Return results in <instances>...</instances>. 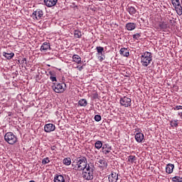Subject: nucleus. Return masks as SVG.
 Wrapping results in <instances>:
<instances>
[{"instance_id":"obj_44","label":"nucleus","mask_w":182,"mask_h":182,"mask_svg":"<svg viewBox=\"0 0 182 182\" xmlns=\"http://www.w3.org/2000/svg\"><path fill=\"white\" fill-rule=\"evenodd\" d=\"M98 55H100V56H104V55H103V53H100V54H98Z\"/></svg>"},{"instance_id":"obj_29","label":"nucleus","mask_w":182,"mask_h":182,"mask_svg":"<svg viewBox=\"0 0 182 182\" xmlns=\"http://www.w3.org/2000/svg\"><path fill=\"white\" fill-rule=\"evenodd\" d=\"M171 180L173 182H182V178L180 176H174Z\"/></svg>"},{"instance_id":"obj_32","label":"nucleus","mask_w":182,"mask_h":182,"mask_svg":"<svg viewBox=\"0 0 182 182\" xmlns=\"http://www.w3.org/2000/svg\"><path fill=\"white\" fill-rule=\"evenodd\" d=\"M128 161L130 163H136V157L134 156H129V159H128Z\"/></svg>"},{"instance_id":"obj_23","label":"nucleus","mask_w":182,"mask_h":182,"mask_svg":"<svg viewBox=\"0 0 182 182\" xmlns=\"http://www.w3.org/2000/svg\"><path fill=\"white\" fill-rule=\"evenodd\" d=\"M136 28V24L133 23H128L127 24V29L128 31H133V29Z\"/></svg>"},{"instance_id":"obj_18","label":"nucleus","mask_w":182,"mask_h":182,"mask_svg":"<svg viewBox=\"0 0 182 182\" xmlns=\"http://www.w3.org/2000/svg\"><path fill=\"white\" fill-rule=\"evenodd\" d=\"M3 56H4V58H6V59L11 60V59H12V58H14V56H15V53L3 52Z\"/></svg>"},{"instance_id":"obj_31","label":"nucleus","mask_w":182,"mask_h":182,"mask_svg":"<svg viewBox=\"0 0 182 182\" xmlns=\"http://www.w3.org/2000/svg\"><path fill=\"white\" fill-rule=\"evenodd\" d=\"M129 12L130 15H134L136 14V9L133 6L129 8Z\"/></svg>"},{"instance_id":"obj_11","label":"nucleus","mask_w":182,"mask_h":182,"mask_svg":"<svg viewBox=\"0 0 182 182\" xmlns=\"http://www.w3.org/2000/svg\"><path fill=\"white\" fill-rule=\"evenodd\" d=\"M109 182H117L119 180V175L116 173H112L108 178Z\"/></svg>"},{"instance_id":"obj_20","label":"nucleus","mask_w":182,"mask_h":182,"mask_svg":"<svg viewBox=\"0 0 182 182\" xmlns=\"http://www.w3.org/2000/svg\"><path fill=\"white\" fill-rule=\"evenodd\" d=\"M170 126L173 127V129H176L178 127V119H172L170 121Z\"/></svg>"},{"instance_id":"obj_7","label":"nucleus","mask_w":182,"mask_h":182,"mask_svg":"<svg viewBox=\"0 0 182 182\" xmlns=\"http://www.w3.org/2000/svg\"><path fill=\"white\" fill-rule=\"evenodd\" d=\"M120 105L124 107H129L132 105V99L127 97H124L120 99Z\"/></svg>"},{"instance_id":"obj_2","label":"nucleus","mask_w":182,"mask_h":182,"mask_svg":"<svg viewBox=\"0 0 182 182\" xmlns=\"http://www.w3.org/2000/svg\"><path fill=\"white\" fill-rule=\"evenodd\" d=\"M95 174V166L88 164L87 167L82 170V177L85 180H93V176Z\"/></svg>"},{"instance_id":"obj_36","label":"nucleus","mask_w":182,"mask_h":182,"mask_svg":"<svg viewBox=\"0 0 182 182\" xmlns=\"http://www.w3.org/2000/svg\"><path fill=\"white\" fill-rule=\"evenodd\" d=\"M173 110H182V106L176 105L175 107H173Z\"/></svg>"},{"instance_id":"obj_37","label":"nucleus","mask_w":182,"mask_h":182,"mask_svg":"<svg viewBox=\"0 0 182 182\" xmlns=\"http://www.w3.org/2000/svg\"><path fill=\"white\" fill-rule=\"evenodd\" d=\"M99 59L102 62V60H105V55H100V56H99Z\"/></svg>"},{"instance_id":"obj_4","label":"nucleus","mask_w":182,"mask_h":182,"mask_svg":"<svg viewBox=\"0 0 182 182\" xmlns=\"http://www.w3.org/2000/svg\"><path fill=\"white\" fill-rule=\"evenodd\" d=\"M4 140L9 144H15L16 141H18V138L14 133L12 132H7L4 135Z\"/></svg>"},{"instance_id":"obj_10","label":"nucleus","mask_w":182,"mask_h":182,"mask_svg":"<svg viewBox=\"0 0 182 182\" xmlns=\"http://www.w3.org/2000/svg\"><path fill=\"white\" fill-rule=\"evenodd\" d=\"M110 151H112V146L108 144H105L102 146V153H104V154H109Z\"/></svg>"},{"instance_id":"obj_27","label":"nucleus","mask_w":182,"mask_h":182,"mask_svg":"<svg viewBox=\"0 0 182 182\" xmlns=\"http://www.w3.org/2000/svg\"><path fill=\"white\" fill-rule=\"evenodd\" d=\"M96 50L97 52V55H99L100 53H103L105 52V48L102 46H97L96 47Z\"/></svg>"},{"instance_id":"obj_13","label":"nucleus","mask_w":182,"mask_h":182,"mask_svg":"<svg viewBox=\"0 0 182 182\" xmlns=\"http://www.w3.org/2000/svg\"><path fill=\"white\" fill-rule=\"evenodd\" d=\"M73 62L80 65L82 63V58H80L79 55L75 54L73 55Z\"/></svg>"},{"instance_id":"obj_14","label":"nucleus","mask_w":182,"mask_h":182,"mask_svg":"<svg viewBox=\"0 0 182 182\" xmlns=\"http://www.w3.org/2000/svg\"><path fill=\"white\" fill-rule=\"evenodd\" d=\"M54 182H65V176L63 175H55Z\"/></svg>"},{"instance_id":"obj_3","label":"nucleus","mask_w":182,"mask_h":182,"mask_svg":"<svg viewBox=\"0 0 182 182\" xmlns=\"http://www.w3.org/2000/svg\"><path fill=\"white\" fill-rule=\"evenodd\" d=\"M139 58H141V63L142 66L147 68L149 63H151V60H153V56L151 55V53L150 52H145L144 53H141L138 55Z\"/></svg>"},{"instance_id":"obj_28","label":"nucleus","mask_w":182,"mask_h":182,"mask_svg":"<svg viewBox=\"0 0 182 182\" xmlns=\"http://www.w3.org/2000/svg\"><path fill=\"white\" fill-rule=\"evenodd\" d=\"M159 28L161 29H167V23L166 21H162L159 23Z\"/></svg>"},{"instance_id":"obj_26","label":"nucleus","mask_w":182,"mask_h":182,"mask_svg":"<svg viewBox=\"0 0 182 182\" xmlns=\"http://www.w3.org/2000/svg\"><path fill=\"white\" fill-rule=\"evenodd\" d=\"M74 36H75V38H82V32H80V31H79V30H75L74 31Z\"/></svg>"},{"instance_id":"obj_41","label":"nucleus","mask_w":182,"mask_h":182,"mask_svg":"<svg viewBox=\"0 0 182 182\" xmlns=\"http://www.w3.org/2000/svg\"><path fill=\"white\" fill-rule=\"evenodd\" d=\"M178 116H180V118L182 119V112L181 113H178Z\"/></svg>"},{"instance_id":"obj_40","label":"nucleus","mask_w":182,"mask_h":182,"mask_svg":"<svg viewBox=\"0 0 182 182\" xmlns=\"http://www.w3.org/2000/svg\"><path fill=\"white\" fill-rule=\"evenodd\" d=\"M82 69H83V65L79 67V68H78L79 70H82Z\"/></svg>"},{"instance_id":"obj_9","label":"nucleus","mask_w":182,"mask_h":182,"mask_svg":"<svg viewBox=\"0 0 182 182\" xmlns=\"http://www.w3.org/2000/svg\"><path fill=\"white\" fill-rule=\"evenodd\" d=\"M44 3L48 8H52V6H55L58 4V0H44Z\"/></svg>"},{"instance_id":"obj_15","label":"nucleus","mask_w":182,"mask_h":182,"mask_svg":"<svg viewBox=\"0 0 182 182\" xmlns=\"http://www.w3.org/2000/svg\"><path fill=\"white\" fill-rule=\"evenodd\" d=\"M173 170H174V164H168L166 165V171L168 174H171V173H173Z\"/></svg>"},{"instance_id":"obj_16","label":"nucleus","mask_w":182,"mask_h":182,"mask_svg":"<svg viewBox=\"0 0 182 182\" xmlns=\"http://www.w3.org/2000/svg\"><path fill=\"white\" fill-rule=\"evenodd\" d=\"M49 49H50V44L48 42L43 43L41 47V52L43 50L44 51L49 50Z\"/></svg>"},{"instance_id":"obj_34","label":"nucleus","mask_w":182,"mask_h":182,"mask_svg":"<svg viewBox=\"0 0 182 182\" xmlns=\"http://www.w3.org/2000/svg\"><path fill=\"white\" fill-rule=\"evenodd\" d=\"M48 163H50V160H49V158H48V157L44 158L42 160V164H48Z\"/></svg>"},{"instance_id":"obj_45","label":"nucleus","mask_w":182,"mask_h":182,"mask_svg":"<svg viewBox=\"0 0 182 182\" xmlns=\"http://www.w3.org/2000/svg\"><path fill=\"white\" fill-rule=\"evenodd\" d=\"M137 35H138V36H139V33H138Z\"/></svg>"},{"instance_id":"obj_1","label":"nucleus","mask_w":182,"mask_h":182,"mask_svg":"<svg viewBox=\"0 0 182 182\" xmlns=\"http://www.w3.org/2000/svg\"><path fill=\"white\" fill-rule=\"evenodd\" d=\"M87 166H89L87 159L83 156L76 158L72 163V167H73V170L76 171H83Z\"/></svg>"},{"instance_id":"obj_19","label":"nucleus","mask_w":182,"mask_h":182,"mask_svg":"<svg viewBox=\"0 0 182 182\" xmlns=\"http://www.w3.org/2000/svg\"><path fill=\"white\" fill-rule=\"evenodd\" d=\"M119 53L126 58H128V56L130 55V53H129V50H127V48H121Z\"/></svg>"},{"instance_id":"obj_24","label":"nucleus","mask_w":182,"mask_h":182,"mask_svg":"<svg viewBox=\"0 0 182 182\" xmlns=\"http://www.w3.org/2000/svg\"><path fill=\"white\" fill-rule=\"evenodd\" d=\"M95 146L97 150H100V149H102L103 147V143H102L101 141H97L95 144Z\"/></svg>"},{"instance_id":"obj_43","label":"nucleus","mask_w":182,"mask_h":182,"mask_svg":"<svg viewBox=\"0 0 182 182\" xmlns=\"http://www.w3.org/2000/svg\"><path fill=\"white\" fill-rule=\"evenodd\" d=\"M135 140H137V134H135Z\"/></svg>"},{"instance_id":"obj_42","label":"nucleus","mask_w":182,"mask_h":182,"mask_svg":"<svg viewBox=\"0 0 182 182\" xmlns=\"http://www.w3.org/2000/svg\"><path fill=\"white\" fill-rule=\"evenodd\" d=\"M55 149H56L55 146H53L51 147V150H55Z\"/></svg>"},{"instance_id":"obj_35","label":"nucleus","mask_w":182,"mask_h":182,"mask_svg":"<svg viewBox=\"0 0 182 182\" xmlns=\"http://www.w3.org/2000/svg\"><path fill=\"white\" fill-rule=\"evenodd\" d=\"M94 119L95 122H100V120H102V116H100V114H96Z\"/></svg>"},{"instance_id":"obj_33","label":"nucleus","mask_w":182,"mask_h":182,"mask_svg":"<svg viewBox=\"0 0 182 182\" xmlns=\"http://www.w3.org/2000/svg\"><path fill=\"white\" fill-rule=\"evenodd\" d=\"M49 74L50 75V80H51V82H56L57 81L56 77L53 76V74L52 73V72H50Z\"/></svg>"},{"instance_id":"obj_39","label":"nucleus","mask_w":182,"mask_h":182,"mask_svg":"<svg viewBox=\"0 0 182 182\" xmlns=\"http://www.w3.org/2000/svg\"><path fill=\"white\" fill-rule=\"evenodd\" d=\"M133 37H134V39H137V34H134V35L133 36Z\"/></svg>"},{"instance_id":"obj_6","label":"nucleus","mask_w":182,"mask_h":182,"mask_svg":"<svg viewBox=\"0 0 182 182\" xmlns=\"http://www.w3.org/2000/svg\"><path fill=\"white\" fill-rule=\"evenodd\" d=\"M31 16L34 21H41V19L43 18V11L41 9H38L33 12Z\"/></svg>"},{"instance_id":"obj_12","label":"nucleus","mask_w":182,"mask_h":182,"mask_svg":"<svg viewBox=\"0 0 182 182\" xmlns=\"http://www.w3.org/2000/svg\"><path fill=\"white\" fill-rule=\"evenodd\" d=\"M137 143H144V134L137 129Z\"/></svg>"},{"instance_id":"obj_25","label":"nucleus","mask_w":182,"mask_h":182,"mask_svg":"<svg viewBox=\"0 0 182 182\" xmlns=\"http://www.w3.org/2000/svg\"><path fill=\"white\" fill-rule=\"evenodd\" d=\"M63 163L65 164V166H70L72 164V160L70 158H65L63 161Z\"/></svg>"},{"instance_id":"obj_30","label":"nucleus","mask_w":182,"mask_h":182,"mask_svg":"<svg viewBox=\"0 0 182 182\" xmlns=\"http://www.w3.org/2000/svg\"><path fill=\"white\" fill-rule=\"evenodd\" d=\"M172 5L176 7L181 5L180 0H171Z\"/></svg>"},{"instance_id":"obj_22","label":"nucleus","mask_w":182,"mask_h":182,"mask_svg":"<svg viewBox=\"0 0 182 182\" xmlns=\"http://www.w3.org/2000/svg\"><path fill=\"white\" fill-rule=\"evenodd\" d=\"M174 8H175L176 14L179 16H181V15H182V6H181V4H179V6H175Z\"/></svg>"},{"instance_id":"obj_38","label":"nucleus","mask_w":182,"mask_h":182,"mask_svg":"<svg viewBox=\"0 0 182 182\" xmlns=\"http://www.w3.org/2000/svg\"><path fill=\"white\" fill-rule=\"evenodd\" d=\"M25 62H26V58H24L21 60V63H25Z\"/></svg>"},{"instance_id":"obj_21","label":"nucleus","mask_w":182,"mask_h":182,"mask_svg":"<svg viewBox=\"0 0 182 182\" xmlns=\"http://www.w3.org/2000/svg\"><path fill=\"white\" fill-rule=\"evenodd\" d=\"M78 105L82 107H86L87 106V100L86 99H81L78 101Z\"/></svg>"},{"instance_id":"obj_5","label":"nucleus","mask_w":182,"mask_h":182,"mask_svg":"<svg viewBox=\"0 0 182 182\" xmlns=\"http://www.w3.org/2000/svg\"><path fill=\"white\" fill-rule=\"evenodd\" d=\"M52 88L55 93H63L66 90V84L65 82L53 83Z\"/></svg>"},{"instance_id":"obj_17","label":"nucleus","mask_w":182,"mask_h":182,"mask_svg":"<svg viewBox=\"0 0 182 182\" xmlns=\"http://www.w3.org/2000/svg\"><path fill=\"white\" fill-rule=\"evenodd\" d=\"M99 167L101 168H106L107 167V162L105 159H99L98 160Z\"/></svg>"},{"instance_id":"obj_8","label":"nucleus","mask_w":182,"mask_h":182,"mask_svg":"<svg viewBox=\"0 0 182 182\" xmlns=\"http://www.w3.org/2000/svg\"><path fill=\"white\" fill-rule=\"evenodd\" d=\"M55 129L56 127L53 124H47L44 126V132H46V133H50V132H54Z\"/></svg>"}]
</instances>
